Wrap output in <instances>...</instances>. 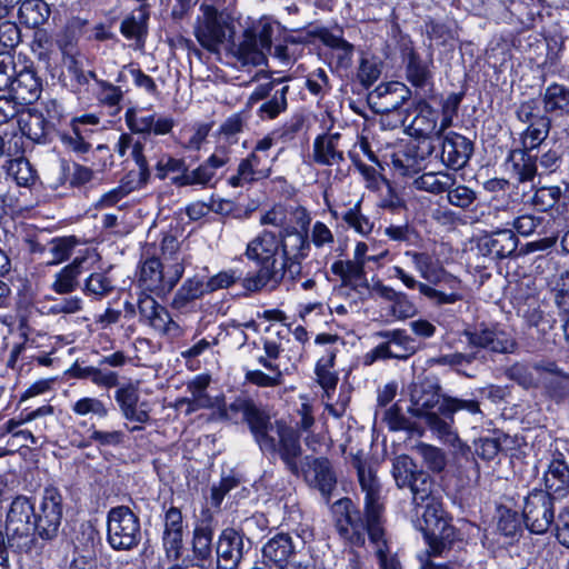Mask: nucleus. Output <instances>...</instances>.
<instances>
[{"label": "nucleus", "mask_w": 569, "mask_h": 569, "mask_svg": "<svg viewBox=\"0 0 569 569\" xmlns=\"http://www.w3.org/2000/svg\"><path fill=\"white\" fill-rule=\"evenodd\" d=\"M356 469L361 492L365 495V518L351 499H339L335 503L336 529L341 538L356 546L365 545L367 533L380 569H400V562L390 551L382 527L385 511L382 485L371 465L359 460Z\"/></svg>", "instance_id": "obj_1"}, {"label": "nucleus", "mask_w": 569, "mask_h": 569, "mask_svg": "<svg viewBox=\"0 0 569 569\" xmlns=\"http://www.w3.org/2000/svg\"><path fill=\"white\" fill-rule=\"evenodd\" d=\"M309 250L308 233L303 230L278 233L263 230L247 246V257L258 261L260 268L254 276L243 279V288L257 292L264 287H278L286 277L295 281L302 273L301 261Z\"/></svg>", "instance_id": "obj_2"}, {"label": "nucleus", "mask_w": 569, "mask_h": 569, "mask_svg": "<svg viewBox=\"0 0 569 569\" xmlns=\"http://www.w3.org/2000/svg\"><path fill=\"white\" fill-rule=\"evenodd\" d=\"M239 413L248 423L261 451L279 457L287 470L298 473L297 458L301 455L298 431L282 420L272 422L270 416L248 398L239 397L221 408V415L229 420L237 419Z\"/></svg>", "instance_id": "obj_3"}, {"label": "nucleus", "mask_w": 569, "mask_h": 569, "mask_svg": "<svg viewBox=\"0 0 569 569\" xmlns=\"http://www.w3.org/2000/svg\"><path fill=\"white\" fill-rule=\"evenodd\" d=\"M405 254L412 259L416 270L427 281L419 282L401 267L395 266L393 276L408 289H418L436 306L453 305L463 299L462 281L449 273L430 253L406 251Z\"/></svg>", "instance_id": "obj_4"}, {"label": "nucleus", "mask_w": 569, "mask_h": 569, "mask_svg": "<svg viewBox=\"0 0 569 569\" xmlns=\"http://www.w3.org/2000/svg\"><path fill=\"white\" fill-rule=\"evenodd\" d=\"M445 397L435 381L427 378L419 380L410 388L409 411L415 417L422 418L431 432L442 442L451 446L461 455H466L469 447L461 441L456 430H450V421L440 415Z\"/></svg>", "instance_id": "obj_5"}, {"label": "nucleus", "mask_w": 569, "mask_h": 569, "mask_svg": "<svg viewBox=\"0 0 569 569\" xmlns=\"http://www.w3.org/2000/svg\"><path fill=\"white\" fill-rule=\"evenodd\" d=\"M276 28L277 23L266 17L253 21L243 30L238 41L232 42V56L243 67L264 64L267 53L271 51Z\"/></svg>", "instance_id": "obj_6"}, {"label": "nucleus", "mask_w": 569, "mask_h": 569, "mask_svg": "<svg viewBox=\"0 0 569 569\" xmlns=\"http://www.w3.org/2000/svg\"><path fill=\"white\" fill-rule=\"evenodd\" d=\"M32 517L34 518V506L29 498L23 496L14 498L6 520V532L11 548L24 553L39 552L42 549L37 537L31 532Z\"/></svg>", "instance_id": "obj_7"}, {"label": "nucleus", "mask_w": 569, "mask_h": 569, "mask_svg": "<svg viewBox=\"0 0 569 569\" xmlns=\"http://www.w3.org/2000/svg\"><path fill=\"white\" fill-rule=\"evenodd\" d=\"M201 14L194 26L198 42L210 52H219L221 44L233 39V19L226 12L218 11L212 6L202 4Z\"/></svg>", "instance_id": "obj_8"}, {"label": "nucleus", "mask_w": 569, "mask_h": 569, "mask_svg": "<svg viewBox=\"0 0 569 569\" xmlns=\"http://www.w3.org/2000/svg\"><path fill=\"white\" fill-rule=\"evenodd\" d=\"M183 272L182 258L171 263H162L158 258L152 257L141 263L138 282L144 291L166 296L176 287Z\"/></svg>", "instance_id": "obj_9"}, {"label": "nucleus", "mask_w": 569, "mask_h": 569, "mask_svg": "<svg viewBox=\"0 0 569 569\" xmlns=\"http://www.w3.org/2000/svg\"><path fill=\"white\" fill-rule=\"evenodd\" d=\"M107 540L114 550H131L141 540L139 517L127 506L111 508L107 516Z\"/></svg>", "instance_id": "obj_10"}, {"label": "nucleus", "mask_w": 569, "mask_h": 569, "mask_svg": "<svg viewBox=\"0 0 569 569\" xmlns=\"http://www.w3.org/2000/svg\"><path fill=\"white\" fill-rule=\"evenodd\" d=\"M63 517L62 496L57 488L43 490L38 509L34 508L33 535L42 541L54 540Z\"/></svg>", "instance_id": "obj_11"}, {"label": "nucleus", "mask_w": 569, "mask_h": 569, "mask_svg": "<svg viewBox=\"0 0 569 569\" xmlns=\"http://www.w3.org/2000/svg\"><path fill=\"white\" fill-rule=\"evenodd\" d=\"M303 547L305 540L300 535L277 533L262 548L263 563L269 569H307L292 561Z\"/></svg>", "instance_id": "obj_12"}, {"label": "nucleus", "mask_w": 569, "mask_h": 569, "mask_svg": "<svg viewBox=\"0 0 569 569\" xmlns=\"http://www.w3.org/2000/svg\"><path fill=\"white\" fill-rule=\"evenodd\" d=\"M555 498L543 490H533L525 498L522 509L526 527L533 533H545L555 520Z\"/></svg>", "instance_id": "obj_13"}, {"label": "nucleus", "mask_w": 569, "mask_h": 569, "mask_svg": "<svg viewBox=\"0 0 569 569\" xmlns=\"http://www.w3.org/2000/svg\"><path fill=\"white\" fill-rule=\"evenodd\" d=\"M302 456V453L300 455ZM301 457L297 458V461ZM298 473H293L295 476H299L300 473L303 476L306 482L320 491V493L329 500L332 491L337 486V477L332 469L331 462L323 457L313 458L307 456L303 459L301 467L297 462Z\"/></svg>", "instance_id": "obj_14"}, {"label": "nucleus", "mask_w": 569, "mask_h": 569, "mask_svg": "<svg viewBox=\"0 0 569 569\" xmlns=\"http://www.w3.org/2000/svg\"><path fill=\"white\" fill-rule=\"evenodd\" d=\"M124 121L132 133L164 136L172 131L174 119L168 116H157L154 112L129 108Z\"/></svg>", "instance_id": "obj_15"}, {"label": "nucleus", "mask_w": 569, "mask_h": 569, "mask_svg": "<svg viewBox=\"0 0 569 569\" xmlns=\"http://www.w3.org/2000/svg\"><path fill=\"white\" fill-rule=\"evenodd\" d=\"M438 144L441 146V162L452 170L465 168L473 153V143L465 136L453 131L442 134Z\"/></svg>", "instance_id": "obj_16"}, {"label": "nucleus", "mask_w": 569, "mask_h": 569, "mask_svg": "<svg viewBox=\"0 0 569 569\" xmlns=\"http://www.w3.org/2000/svg\"><path fill=\"white\" fill-rule=\"evenodd\" d=\"M311 218L306 209L288 210L282 206H274L260 217L261 224L279 228V232L308 231Z\"/></svg>", "instance_id": "obj_17"}, {"label": "nucleus", "mask_w": 569, "mask_h": 569, "mask_svg": "<svg viewBox=\"0 0 569 569\" xmlns=\"http://www.w3.org/2000/svg\"><path fill=\"white\" fill-rule=\"evenodd\" d=\"M183 546V517L181 511L169 508L164 513L162 547L169 561H177L181 557Z\"/></svg>", "instance_id": "obj_18"}, {"label": "nucleus", "mask_w": 569, "mask_h": 569, "mask_svg": "<svg viewBox=\"0 0 569 569\" xmlns=\"http://www.w3.org/2000/svg\"><path fill=\"white\" fill-rule=\"evenodd\" d=\"M409 89L401 82L393 81L379 84L369 94V100L380 113H390L398 110L409 98Z\"/></svg>", "instance_id": "obj_19"}, {"label": "nucleus", "mask_w": 569, "mask_h": 569, "mask_svg": "<svg viewBox=\"0 0 569 569\" xmlns=\"http://www.w3.org/2000/svg\"><path fill=\"white\" fill-rule=\"evenodd\" d=\"M535 369L541 373L547 396L560 403L569 396V375L562 371L555 362H540Z\"/></svg>", "instance_id": "obj_20"}, {"label": "nucleus", "mask_w": 569, "mask_h": 569, "mask_svg": "<svg viewBox=\"0 0 569 569\" xmlns=\"http://www.w3.org/2000/svg\"><path fill=\"white\" fill-rule=\"evenodd\" d=\"M546 491L550 497L559 500L569 493V466L563 455L558 452L550 461L543 476Z\"/></svg>", "instance_id": "obj_21"}, {"label": "nucleus", "mask_w": 569, "mask_h": 569, "mask_svg": "<svg viewBox=\"0 0 569 569\" xmlns=\"http://www.w3.org/2000/svg\"><path fill=\"white\" fill-rule=\"evenodd\" d=\"M406 79L416 89H426L432 86L433 59H422L412 48L406 52Z\"/></svg>", "instance_id": "obj_22"}, {"label": "nucleus", "mask_w": 569, "mask_h": 569, "mask_svg": "<svg viewBox=\"0 0 569 569\" xmlns=\"http://www.w3.org/2000/svg\"><path fill=\"white\" fill-rule=\"evenodd\" d=\"M469 345L488 349L492 352L506 353L512 351L515 342L511 337L498 329H476L466 333Z\"/></svg>", "instance_id": "obj_23"}, {"label": "nucleus", "mask_w": 569, "mask_h": 569, "mask_svg": "<svg viewBox=\"0 0 569 569\" xmlns=\"http://www.w3.org/2000/svg\"><path fill=\"white\" fill-rule=\"evenodd\" d=\"M114 400L118 403L120 411L126 420L134 421L140 425L149 421V411L138 407L139 390L138 387L128 383L117 389L114 392Z\"/></svg>", "instance_id": "obj_24"}, {"label": "nucleus", "mask_w": 569, "mask_h": 569, "mask_svg": "<svg viewBox=\"0 0 569 569\" xmlns=\"http://www.w3.org/2000/svg\"><path fill=\"white\" fill-rule=\"evenodd\" d=\"M243 536L232 528L224 529L217 545V563L239 567L243 558Z\"/></svg>", "instance_id": "obj_25"}, {"label": "nucleus", "mask_w": 569, "mask_h": 569, "mask_svg": "<svg viewBox=\"0 0 569 569\" xmlns=\"http://www.w3.org/2000/svg\"><path fill=\"white\" fill-rule=\"evenodd\" d=\"M337 341H339V337L337 335L321 333L316 338V342L319 345H331V347L326 350V353L318 360L316 366L318 382L325 390L335 389L338 381L337 376L331 371L337 355V349L333 348L332 345Z\"/></svg>", "instance_id": "obj_26"}, {"label": "nucleus", "mask_w": 569, "mask_h": 569, "mask_svg": "<svg viewBox=\"0 0 569 569\" xmlns=\"http://www.w3.org/2000/svg\"><path fill=\"white\" fill-rule=\"evenodd\" d=\"M421 509V518H418L417 527L423 532V535H439V532L446 533V530L453 528L449 525L445 510L442 509V505L438 499H431L430 501L425 502L420 507V510ZM419 516L420 513L417 517Z\"/></svg>", "instance_id": "obj_27"}, {"label": "nucleus", "mask_w": 569, "mask_h": 569, "mask_svg": "<svg viewBox=\"0 0 569 569\" xmlns=\"http://www.w3.org/2000/svg\"><path fill=\"white\" fill-rule=\"evenodd\" d=\"M340 133L319 134L313 141L312 159L320 166H336L343 161V152L338 144Z\"/></svg>", "instance_id": "obj_28"}, {"label": "nucleus", "mask_w": 569, "mask_h": 569, "mask_svg": "<svg viewBox=\"0 0 569 569\" xmlns=\"http://www.w3.org/2000/svg\"><path fill=\"white\" fill-rule=\"evenodd\" d=\"M8 89L16 100L29 104L39 98L41 83L33 70L24 68L12 77Z\"/></svg>", "instance_id": "obj_29"}, {"label": "nucleus", "mask_w": 569, "mask_h": 569, "mask_svg": "<svg viewBox=\"0 0 569 569\" xmlns=\"http://www.w3.org/2000/svg\"><path fill=\"white\" fill-rule=\"evenodd\" d=\"M423 139L419 142L418 151L419 154H413V150L408 148L405 151H399L392 157V164L395 168L401 170L402 174H409L411 171H416L418 166V160L425 159L426 157L431 156L437 148L436 142L437 138L435 136H422Z\"/></svg>", "instance_id": "obj_30"}, {"label": "nucleus", "mask_w": 569, "mask_h": 569, "mask_svg": "<svg viewBox=\"0 0 569 569\" xmlns=\"http://www.w3.org/2000/svg\"><path fill=\"white\" fill-rule=\"evenodd\" d=\"M518 247V238L508 229L496 231L481 239L480 248L487 254L503 259L510 257Z\"/></svg>", "instance_id": "obj_31"}, {"label": "nucleus", "mask_w": 569, "mask_h": 569, "mask_svg": "<svg viewBox=\"0 0 569 569\" xmlns=\"http://www.w3.org/2000/svg\"><path fill=\"white\" fill-rule=\"evenodd\" d=\"M71 412L84 420H102L109 416L110 408L102 399L93 396H82L70 406Z\"/></svg>", "instance_id": "obj_32"}, {"label": "nucleus", "mask_w": 569, "mask_h": 569, "mask_svg": "<svg viewBox=\"0 0 569 569\" xmlns=\"http://www.w3.org/2000/svg\"><path fill=\"white\" fill-rule=\"evenodd\" d=\"M74 376L78 379H88L92 385L103 389L119 386L118 372L100 366V363L98 366L77 367Z\"/></svg>", "instance_id": "obj_33"}, {"label": "nucleus", "mask_w": 569, "mask_h": 569, "mask_svg": "<svg viewBox=\"0 0 569 569\" xmlns=\"http://www.w3.org/2000/svg\"><path fill=\"white\" fill-rule=\"evenodd\" d=\"M19 126L21 132L34 142L44 141L50 126L43 114L36 110H28L20 114Z\"/></svg>", "instance_id": "obj_34"}, {"label": "nucleus", "mask_w": 569, "mask_h": 569, "mask_svg": "<svg viewBox=\"0 0 569 569\" xmlns=\"http://www.w3.org/2000/svg\"><path fill=\"white\" fill-rule=\"evenodd\" d=\"M84 259L76 258L70 264L63 267L56 276L51 284L54 292L67 295L74 291L79 286V277L82 273Z\"/></svg>", "instance_id": "obj_35"}, {"label": "nucleus", "mask_w": 569, "mask_h": 569, "mask_svg": "<svg viewBox=\"0 0 569 569\" xmlns=\"http://www.w3.org/2000/svg\"><path fill=\"white\" fill-rule=\"evenodd\" d=\"M206 293H209L206 281L198 277L189 278L177 290L171 306L173 309L182 310Z\"/></svg>", "instance_id": "obj_36"}, {"label": "nucleus", "mask_w": 569, "mask_h": 569, "mask_svg": "<svg viewBox=\"0 0 569 569\" xmlns=\"http://www.w3.org/2000/svg\"><path fill=\"white\" fill-rule=\"evenodd\" d=\"M50 8L43 0H23L19 8L20 22L29 28L43 24L50 17Z\"/></svg>", "instance_id": "obj_37"}, {"label": "nucleus", "mask_w": 569, "mask_h": 569, "mask_svg": "<svg viewBox=\"0 0 569 569\" xmlns=\"http://www.w3.org/2000/svg\"><path fill=\"white\" fill-rule=\"evenodd\" d=\"M543 107L547 113L569 114V89L558 83L548 86L543 93Z\"/></svg>", "instance_id": "obj_38"}, {"label": "nucleus", "mask_w": 569, "mask_h": 569, "mask_svg": "<svg viewBox=\"0 0 569 569\" xmlns=\"http://www.w3.org/2000/svg\"><path fill=\"white\" fill-rule=\"evenodd\" d=\"M456 183L453 174L447 171L426 172L415 179L413 186L421 191L439 194Z\"/></svg>", "instance_id": "obj_39"}, {"label": "nucleus", "mask_w": 569, "mask_h": 569, "mask_svg": "<svg viewBox=\"0 0 569 569\" xmlns=\"http://www.w3.org/2000/svg\"><path fill=\"white\" fill-rule=\"evenodd\" d=\"M548 289L560 312H569V269L548 278Z\"/></svg>", "instance_id": "obj_40"}, {"label": "nucleus", "mask_w": 569, "mask_h": 569, "mask_svg": "<svg viewBox=\"0 0 569 569\" xmlns=\"http://www.w3.org/2000/svg\"><path fill=\"white\" fill-rule=\"evenodd\" d=\"M149 19L148 6L142 3L138 9L127 17L120 27L121 33L128 39H140L147 32V21Z\"/></svg>", "instance_id": "obj_41"}, {"label": "nucleus", "mask_w": 569, "mask_h": 569, "mask_svg": "<svg viewBox=\"0 0 569 569\" xmlns=\"http://www.w3.org/2000/svg\"><path fill=\"white\" fill-rule=\"evenodd\" d=\"M509 158L512 162L513 177L519 182L533 180L537 173V166L535 159L528 153V150H512Z\"/></svg>", "instance_id": "obj_42"}, {"label": "nucleus", "mask_w": 569, "mask_h": 569, "mask_svg": "<svg viewBox=\"0 0 569 569\" xmlns=\"http://www.w3.org/2000/svg\"><path fill=\"white\" fill-rule=\"evenodd\" d=\"M210 378L208 376H197L191 380L187 388L191 393V398H183L179 400V403H187L189 406L188 412H192L199 408H206L210 406V399L206 395V389L209 386Z\"/></svg>", "instance_id": "obj_43"}, {"label": "nucleus", "mask_w": 569, "mask_h": 569, "mask_svg": "<svg viewBox=\"0 0 569 569\" xmlns=\"http://www.w3.org/2000/svg\"><path fill=\"white\" fill-rule=\"evenodd\" d=\"M550 128L551 121L549 118H540L528 124L521 133L522 149L529 151L540 146L547 139Z\"/></svg>", "instance_id": "obj_44"}, {"label": "nucleus", "mask_w": 569, "mask_h": 569, "mask_svg": "<svg viewBox=\"0 0 569 569\" xmlns=\"http://www.w3.org/2000/svg\"><path fill=\"white\" fill-rule=\"evenodd\" d=\"M411 483L408 486L412 493V503L415 506V512L416 516L419 515L420 507L425 503L430 501L431 499H437L432 495V479L431 477L420 471L411 481Z\"/></svg>", "instance_id": "obj_45"}, {"label": "nucleus", "mask_w": 569, "mask_h": 569, "mask_svg": "<svg viewBox=\"0 0 569 569\" xmlns=\"http://www.w3.org/2000/svg\"><path fill=\"white\" fill-rule=\"evenodd\" d=\"M460 410H465L470 415L481 413L479 402L473 399H459L449 396L445 397L442 406L440 407V415L443 416L447 421H450V430H455L453 416Z\"/></svg>", "instance_id": "obj_46"}, {"label": "nucleus", "mask_w": 569, "mask_h": 569, "mask_svg": "<svg viewBox=\"0 0 569 569\" xmlns=\"http://www.w3.org/2000/svg\"><path fill=\"white\" fill-rule=\"evenodd\" d=\"M143 143L141 141H134L131 146V156L138 166L137 172H130L128 178H132L131 189H140L144 187L150 179V169L148 160L143 153Z\"/></svg>", "instance_id": "obj_47"}, {"label": "nucleus", "mask_w": 569, "mask_h": 569, "mask_svg": "<svg viewBox=\"0 0 569 569\" xmlns=\"http://www.w3.org/2000/svg\"><path fill=\"white\" fill-rule=\"evenodd\" d=\"M412 128L420 136H435L437 141H440L443 134V131H440V126H438V114L430 106H425L420 110L412 122Z\"/></svg>", "instance_id": "obj_48"}, {"label": "nucleus", "mask_w": 569, "mask_h": 569, "mask_svg": "<svg viewBox=\"0 0 569 569\" xmlns=\"http://www.w3.org/2000/svg\"><path fill=\"white\" fill-rule=\"evenodd\" d=\"M216 174L202 162L193 170L187 169L184 174H178L171 178L172 184L177 187L188 186H210Z\"/></svg>", "instance_id": "obj_49"}, {"label": "nucleus", "mask_w": 569, "mask_h": 569, "mask_svg": "<svg viewBox=\"0 0 569 569\" xmlns=\"http://www.w3.org/2000/svg\"><path fill=\"white\" fill-rule=\"evenodd\" d=\"M415 461L407 455L398 456L392 461V476L398 488H406L420 473Z\"/></svg>", "instance_id": "obj_50"}, {"label": "nucleus", "mask_w": 569, "mask_h": 569, "mask_svg": "<svg viewBox=\"0 0 569 569\" xmlns=\"http://www.w3.org/2000/svg\"><path fill=\"white\" fill-rule=\"evenodd\" d=\"M213 530L209 525L197 526L193 530L192 551L198 560H208L212 555Z\"/></svg>", "instance_id": "obj_51"}, {"label": "nucleus", "mask_w": 569, "mask_h": 569, "mask_svg": "<svg viewBox=\"0 0 569 569\" xmlns=\"http://www.w3.org/2000/svg\"><path fill=\"white\" fill-rule=\"evenodd\" d=\"M341 219L361 236H368L373 229V222L361 211V201L345 211Z\"/></svg>", "instance_id": "obj_52"}, {"label": "nucleus", "mask_w": 569, "mask_h": 569, "mask_svg": "<svg viewBox=\"0 0 569 569\" xmlns=\"http://www.w3.org/2000/svg\"><path fill=\"white\" fill-rule=\"evenodd\" d=\"M523 318L530 327H533L541 335L548 333L556 325V318L550 312H545L540 306L528 307L523 311Z\"/></svg>", "instance_id": "obj_53"}, {"label": "nucleus", "mask_w": 569, "mask_h": 569, "mask_svg": "<svg viewBox=\"0 0 569 569\" xmlns=\"http://www.w3.org/2000/svg\"><path fill=\"white\" fill-rule=\"evenodd\" d=\"M413 449L423 459V462L430 470L440 472L445 469L447 463L446 455L440 448L419 442Z\"/></svg>", "instance_id": "obj_54"}, {"label": "nucleus", "mask_w": 569, "mask_h": 569, "mask_svg": "<svg viewBox=\"0 0 569 569\" xmlns=\"http://www.w3.org/2000/svg\"><path fill=\"white\" fill-rule=\"evenodd\" d=\"M113 289V281L104 272L91 273L84 283V292L98 299L108 296Z\"/></svg>", "instance_id": "obj_55"}, {"label": "nucleus", "mask_w": 569, "mask_h": 569, "mask_svg": "<svg viewBox=\"0 0 569 569\" xmlns=\"http://www.w3.org/2000/svg\"><path fill=\"white\" fill-rule=\"evenodd\" d=\"M289 87L283 86L276 90L271 99L262 103L259 108V116L262 119H274L287 109V93Z\"/></svg>", "instance_id": "obj_56"}, {"label": "nucleus", "mask_w": 569, "mask_h": 569, "mask_svg": "<svg viewBox=\"0 0 569 569\" xmlns=\"http://www.w3.org/2000/svg\"><path fill=\"white\" fill-rule=\"evenodd\" d=\"M263 172V170L259 171L256 169L248 160L242 159L238 166L237 173L231 176L228 182L233 188L243 187L256 180L268 178Z\"/></svg>", "instance_id": "obj_57"}, {"label": "nucleus", "mask_w": 569, "mask_h": 569, "mask_svg": "<svg viewBox=\"0 0 569 569\" xmlns=\"http://www.w3.org/2000/svg\"><path fill=\"white\" fill-rule=\"evenodd\" d=\"M149 325L162 335L178 337L181 335L180 326L171 318L168 310L162 307L151 319Z\"/></svg>", "instance_id": "obj_58"}, {"label": "nucleus", "mask_w": 569, "mask_h": 569, "mask_svg": "<svg viewBox=\"0 0 569 569\" xmlns=\"http://www.w3.org/2000/svg\"><path fill=\"white\" fill-rule=\"evenodd\" d=\"M545 218L531 213H525L506 221V226H512L521 236H530L543 226Z\"/></svg>", "instance_id": "obj_59"}, {"label": "nucleus", "mask_w": 569, "mask_h": 569, "mask_svg": "<svg viewBox=\"0 0 569 569\" xmlns=\"http://www.w3.org/2000/svg\"><path fill=\"white\" fill-rule=\"evenodd\" d=\"M247 382L252 383L260 388H274L283 383L282 371L263 372L261 370H248L244 375Z\"/></svg>", "instance_id": "obj_60"}, {"label": "nucleus", "mask_w": 569, "mask_h": 569, "mask_svg": "<svg viewBox=\"0 0 569 569\" xmlns=\"http://www.w3.org/2000/svg\"><path fill=\"white\" fill-rule=\"evenodd\" d=\"M446 192L448 202L461 209L469 208L477 199L476 191L465 184H453Z\"/></svg>", "instance_id": "obj_61"}, {"label": "nucleus", "mask_w": 569, "mask_h": 569, "mask_svg": "<svg viewBox=\"0 0 569 569\" xmlns=\"http://www.w3.org/2000/svg\"><path fill=\"white\" fill-rule=\"evenodd\" d=\"M455 529L446 530V533L423 535L428 545V553L433 557L442 556L450 550L453 541Z\"/></svg>", "instance_id": "obj_62"}, {"label": "nucleus", "mask_w": 569, "mask_h": 569, "mask_svg": "<svg viewBox=\"0 0 569 569\" xmlns=\"http://www.w3.org/2000/svg\"><path fill=\"white\" fill-rule=\"evenodd\" d=\"M8 173L14 178L19 186H29L34 181V171L29 161L24 158L10 160Z\"/></svg>", "instance_id": "obj_63"}, {"label": "nucleus", "mask_w": 569, "mask_h": 569, "mask_svg": "<svg viewBox=\"0 0 569 569\" xmlns=\"http://www.w3.org/2000/svg\"><path fill=\"white\" fill-rule=\"evenodd\" d=\"M154 169L157 178L164 180L170 173L184 174L188 167L183 159L173 158L170 154H162Z\"/></svg>", "instance_id": "obj_64"}]
</instances>
